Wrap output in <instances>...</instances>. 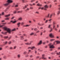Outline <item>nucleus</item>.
Returning <instances> with one entry per match:
<instances>
[{"label":"nucleus","mask_w":60,"mask_h":60,"mask_svg":"<svg viewBox=\"0 0 60 60\" xmlns=\"http://www.w3.org/2000/svg\"><path fill=\"white\" fill-rule=\"evenodd\" d=\"M4 12H3L2 13V15H4Z\"/></svg>","instance_id":"57"},{"label":"nucleus","mask_w":60,"mask_h":60,"mask_svg":"<svg viewBox=\"0 0 60 60\" xmlns=\"http://www.w3.org/2000/svg\"><path fill=\"white\" fill-rule=\"evenodd\" d=\"M29 8H27L26 9V11H28V10H29Z\"/></svg>","instance_id":"42"},{"label":"nucleus","mask_w":60,"mask_h":60,"mask_svg":"<svg viewBox=\"0 0 60 60\" xmlns=\"http://www.w3.org/2000/svg\"><path fill=\"white\" fill-rule=\"evenodd\" d=\"M35 48V47H28V49H30V48L32 50H33Z\"/></svg>","instance_id":"10"},{"label":"nucleus","mask_w":60,"mask_h":60,"mask_svg":"<svg viewBox=\"0 0 60 60\" xmlns=\"http://www.w3.org/2000/svg\"><path fill=\"white\" fill-rule=\"evenodd\" d=\"M44 7L45 8H44L45 10H47V9L46 8H48V6H47V5H45V6Z\"/></svg>","instance_id":"11"},{"label":"nucleus","mask_w":60,"mask_h":60,"mask_svg":"<svg viewBox=\"0 0 60 60\" xmlns=\"http://www.w3.org/2000/svg\"><path fill=\"white\" fill-rule=\"evenodd\" d=\"M41 43H42V41L41 40V41H40L38 43V45H41Z\"/></svg>","instance_id":"12"},{"label":"nucleus","mask_w":60,"mask_h":60,"mask_svg":"<svg viewBox=\"0 0 60 60\" xmlns=\"http://www.w3.org/2000/svg\"><path fill=\"white\" fill-rule=\"evenodd\" d=\"M45 56V55H42V59H43L44 58Z\"/></svg>","instance_id":"20"},{"label":"nucleus","mask_w":60,"mask_h":60,"mask_svg":"<svg viewBox=\"0 0 60 60\" xmlns=\"http://www.w3.org/2000/svg\"><path fill=\"white\" fill-rule=\"evenodd\" d=\"M17 21H14L13 22V21H11V22H13V23H15Z\"/></svg>","instance_id":"18"},{"label":"nucleus","mask_w":60,"mask_h":60,"mask_svg":"<svg viewBox=\"0 0 60 60\" xmlns=\"http://www.w3.org/2000/svg\"><path fill=\"white\" fill-rule=\"evenodd\" d=\"M35 53H37V51L36 50H35Z\"/></svg>","instance_id":"47"},{"label":"nucleus","mask_w":60,"mask_h":60,"mask_svg":"<svg viewBox=\"0 0 60 60\" xmlns=\"http://www.w3.org/2000/svg\"><path fill=\"white\" fill-rule=\"evenodd\" d=\"M48 21H49V20H46V21L45 22V23H47L48 22Z\"/></svg>","instance_id":"31"},{"label":"nucleus","mask_w":60,"mask_h":60,"mask_svg":"<svg viewBox=\"0 0 60 60\" xmlns=\"http://www.w3.org/2000/svg\"><path fill=\"white\" fill-rule=\"evenodd\" d=\"M18 20H22V18L21 17L19 18V19Z\"/></svg>","instance_id":"25"},{"label":"nucleus","mask_w":60,"mask_h":60,"mask_svg":"<svg viewBox=\"0 0 60 60\" xmlns=\"http://www.w3.org/2000/svg\"><path fill=\"white\" fill-rule=\"evenodd\" d=\"M47 58H44V60H46Z\"/></svg>","instance_id":"63"},{"label":"nucleus","mask_w":60,"mask_h":60,"mask_svg":"<svg viewBox=\"0 0 60 60\" xmlns=\"http://www.w3.org/2000/svg\"><path fill=\"white\" fill-rule=\"evenodd\" d=\"M24 24V22H22V25H23V24Z\"/></svg>","instance_id":"59"},{"label":"nucleus","mask_w":60,"mask_h":60,"mask_svg":"<svg viewBox=\"0 0 60 60\" xmlns=\"http://www.w3.org/2000/svg\"><path fill=\"white\" fill-rule=\"evenodd\" d=\"M30 9H33V8L32 7H30Z\"/></svg>","instance_id":"62"},{"label":"nucleus","mask_w":60,"mask_h":60,"mask_svg":"<svg viewBox=\"0 0 60 60\" xmlns=\"http://www.w3.org/2000/svg\"><path fill=\"white\" fill-rule=\"evenodd\" d=\"M8 8H7L5 10V12H6V11H8Z\"/></svg>","instance_id":"38"},{"label":"nucleus","mask_w":60,"mask_h":60,"mask_svg":"<svg viewBox=\"0 0 60 60\" xmlns=\"http://www.w3.org/2000/svg\"><path fill=\"white\" fill-rule=\"evenodd\" d=\"M8 32H5V33H4V32H1V33L2 34H7V33Z\"/></svg>","instance_id":"17"},{"label":"nucleus","mask_w":60,"mask_h":60,"mask_svg":"<svg viewBox=\"0 0 60 60\" xmlns=\"http://www.w3.org/2000/svg\"><path fill=\"white\" fill-rule=\"evenodd\" d=\"M37 5H38V6H42V4H37Z\"/></svg>","instance_id":"21"},{"label":"nucleus","mask_w":60,"mask_h":60,"mask_svg":"<svg viewBox=\"0 0 60 60\" xmlns=\"http://www.w3.org/2000/svg\"><path fill=\"white\" fill-rule=\"evenodd\" d=\"M44 9V7H42V8H41V9Z\"/></svg>","instance_id":"50"},{"label":"nucleus","mask_w":60,"mask_h":60,"mask_svg":"<svg viewBox=\"0 0 60 60\" xmlns=\"http://www.w3.org/2000/svg\"><path fill=\"white\" fill-rule=\"evenodd\" d=\"M21 39L22 40L23 39H24V38L23 37V36H21L20 37Z\"/></svg>","instance_id":"19"},{"label":"nucleus","mask_w":60,"mask_h":60,"mask_svg":"<svg viewBox=\"0 0 60 60\" xmlns=\"http://www.w3.org/2000/svg\"><path fill=\"white\" fill-rule=\"evenodd\" d=\"M3 28L4 29V30H7L9 34H11L12 31H14L15 30V29H14L12 30L10 29L9 28H7V27H3Z\"/></svg>","instance_id":"1"},{"label":"nucleus","mask_w":60,"mask_h":60,"mask_svg":"<svg viewBox=\"0 0 60 60\" xmlns=\"http://www.w3.org/2000/svg\"><path fill=\"white\" fill-rule=\"evenodd\" d=\"M22 3H24L25 2V0H22Z\"/></svg>","instance_id":"40"},{"label":"nucleus","mask_w":60,"mask_h":60,"mask_svg":"<svg viewBox=\"0 0 60 60\" xmlns=\"http://www.w3.org/2000/svg\"><path fill=\"white\" fill-rule=\"evenodd\" d=\"M2 50V48H0V50Z\"/></svg>","instance_id":"64"},{"label":"nucleus","mask_w":60,"mask_h":60,"mask_svg":"<svg viewBox=\"0 0 60 60\" xmlns=\"http://www.w3.org/2000/svg\"><path fill=\"white\" fill-rule=\"evenodd\" d=\"M31 42H32V41H30V43H29V42H27V43H25V44H26V45H31Z\"/></svg>","instance_id":"7"},{"label":"nucleus","mask_w":60,"mask_h":60,"mask_svg":"<svg viewBox=\"0 0 60 60\" xmlns=\"http://www.w3.org/2000/svg\"><path fill=\"white\" fill-rule=\"evenodd\" d=\"M38 30V29H36V28H35L34 29V30Z\"/></svg>","instance_id":"51"},{"label":"nucleus","mask_w":60,"mask_h":60,"mask_svg":"<svg viewBox=\"0 0 60 60\" xmlns=\"http://www.w3.org/2000/svg\"><path fill=\"white\" fill-rule=\"evenodd\" d=\"M7 24V23H2L3 25H0V27H3L4 26H5V24Z\"/></svg>","instance_id":"5"},{"label":"nucleus","mask_w":60,"mask_h":60,"mask_svg":"<svg viewBox=\"0 0 60 60\" xmlns=\"http://www.w3.org/2000/svg\"><path fill=\"white\" fill-rule=\"evenodd\" d=\"M60 13V11H58L57 12V15H59V14Z\"/></svg>","instance_id":"22"},{"label":"nucleus","mask_w":60,"mask_h":60,"mask_svg":"<svg viewBox=\"0 0 60 60\" xmlns=\"http://www.w3.org/2000/svg\"><path fill=\"white\" fill-rule=\"evenodd\" d=\"M3 58L4 59H7V57L6 56H4Z\"/></svg>","instance_id":"14"},{"label":"nucleus","mask_w":60,"mask_h":60,"mask_svg":"<svg viewBox=\"0 0 60 60\" xmlns=\"http://www.w3.org/2000/svg\"><path fill=\"white\" fill-rule=\"evenodd\" d=\"M49 36L51 38H54V35H53L52 34H50L49 35Z\"/></svg>","instance_id":"8"},{"label":"nucleus","mask_w":60,"mask_h":60,"mask_svg":"<svg viewBox=\"0 0 60 60\" xmlns=\"http://www.w3.org/2000/svg\"><path fill=\"white\" fill-rule=\"evenodd\" d=\"M8 36H7V37H4V38L5 39H7L8 38Z\"/></svg>","instance_id":"33"},{"label":"nucleus","mask_w":60,"mask_h":60,"mask_svg":"<svg viewBox=\"0 0 60 60\" xmlns=\"http://www.w3.org/2000/svg\"><path fill=\"white\" fill-rule=\"evenodd\" d=\"M59 25H57V28H59Z\"/></svg>","instance_id":"48"},{"label":"nucleus","mask_w":60,"mask_h":60,"mask_svg":"<svg viewBox=\"0 0 60 60\" xmlns=\"http://www.w3.org/2000/svg\"><path fill=\"white\" fill-rule=\"evenodd\" d=\"M49 14H48V16H45V17L46 18H47L49 17Z\"/></svg>","instance_id":"23"},{"label":"nucleus","mask_w":60,"mask_h":60,"mask_svg":"<svg viewBox=\"0 0 60 60\" xmlns=\"http://www.w3.org/2000/svg\"><path fill=\"white\" fill-rule=\"evenodd\" d=\"M38 25H40V26H41V24H40V23H38Z\"/></svg>","instance_id":"60"},{"label":"nucleus","mask_w":60,"mask_h":60,"mask_svg":"<svg viewBox=\"0 0 60 60\" xmlns=\"http://www.w3.org/2000/svg\"><path fill=\"white\" fill-rule=\"evenodd\" d=\"M16 47H17L16 46H14V49H16Z\"/></svg>","instance_id":"45"},{"label":"nucleus","mask_w":60,"mask_h":60,"mask_svg":"<svg viewBox=\"0 0 60 60\" xmlns=\"http://www.w3.org/2000/svg\"><path fill=\"white\" fill-rule=\"evenodd\" d=\"M12 38V37H11V36H10V37L8 39V40H10V39H11V38Z\"/></svg>","instance_id":"28"},{"label":"nucleus","mask_w":60,"mask_h":60,"mask_svg":"<svg viewBox=\"0 0 60 60\" xmlns=\"http://www.w3.org/2000/svg\"><path fill=\"white\" fill-rule=\"evenodd\" d=\"M25 56H26V57H28V56H29V55H26Z\"/></svg>","instance_id":"43"},{"label":"nucleus","mask_w":60,"mask_h":60,"mask_svg":"<svg viewBox=\"0 0 60 60\" xmlns=\"http://www.w3.org/2000/svg\"><path fill=\"white\" fill-rule=\"evenodd\" d=\"M21 24V23H18L17 24V27H20V24Z\"/></svg>","instance_id":"9"},{"label":"nucleus","mask_w":60,"mask_h":60,"mask_svg":"<svg viewBox=\"0 0 60 60\" xmlns=\"http://www.w3.org/2000/svg\"><path fill=\"white\" fill-rule=\"evenodd\" d=\"M29 26V25H25V26H24V27H28Z\"/></svg>","instance_id":"30"},{"label":"nucleus","mask_w":60,"mask_h":60,"mask_svg":"<svg viewBox=\"0 0 60 60\" xmlns=\"http://www.w3.org/2000/svg\"><path fill=\"white\" fill-rule=\"evenodd\" d=\"M11 41H9V44H11Z\"/></svg>","instance_id":"56"},{"label":"nucleus","mask_w":60,"mask_h":60,"mask_svg":"<svg viewBox=\"0 0 60 60\" xmlns=\"http://www.w3.org/2000/svg\"><path fill=\"white\" fill-rule=\"evenodd\" d=\"M36 13H37V14H39V12L38 11H37L36 12Z\"/></svg>","instance_id":"46"},{"label":"nucleus","mask_w":60,"mask_h":60,"mask_svg":"<svg viewBox=\"0 0 60 60\" xmlns=\"http://www.w3.org/2000/svg\"><path fill=\"white\" fill-rule=\"evenodd\" d=\"M20 56H21V55L20 54H19L18 55V57L19 58H20Z\"/></svg>","instance_id":"24"},{"label":"nucleus","mask_w":60,"mask_h":60,"mask_svg":"<svg viewBox=\"0 0 60 60\" xmlns=\"http://www.w3.org/2000/svg\"><path fill=\"white\" fill-rule=\"evenodd\" d=\"M51 25H49V26H48L49 28H50Z\"/></svg>","instance_id":"36"},{"label":"nucleus","mask_w":60,"mask_h":60,"mask_svg":"<svg viewBox=\"0 0 60 60\" xmlns=\"http://www.w3.org/2000/svg\"><path fill=\"white\" fill-rule=\"evenodd\" d=\"M56 25L54 24L53 26V29H55V30H56V31H57L58 30V29H57L56 28H55V27H56Z\"/></svg>","instance_id":"6"},{"label":"nucleus","mask_w":60,"mask_h":60,"mask_svg":"<svg viewBox=\"0 0 60 60\" xmlns=\"http://www.w3.org/2000/svg\"><path fill=\"white\" fill-rule=\"evenodd\" d=\"M24 41H27L28 40L27 39H26L25 40H24Z\"/></svg>","instance_id":"53"},{"label":"nucleus","mask_w":60,"mask_h":60,"mask_svg":"<svg viewBox=\"0 0 60 60\" xmlns=\"http://www.w3.org/2000/svg\"><path fill=\"white\" fill-rule=\"evenodd\" d=\"M55 40V39H51L50 40L51 41H53V40Z\"/></svg>","instance_id":"41"},{"label":"nucleus","mask_w":60,"mask_h":60,"mask_svg":"<svg viewBox=\"0 0 60 60\" xmlns=\"http://www.w3.org/2000/svg\"><path fill=\"white\" fill-rule=\"evenodd\" d=\"M23 54L24 55H26V54H27V52H26V51H25V52H24Z\"/></svg>","instance_id":"15"},{"label":"nucleus","mask_w":60,"mask_h":60,"mask_svg":"<svg viewBox=\"0 0 60 60\" xmlns=\"http://www.w3.org/2000/svg\"><path fill=\"white\" fill-rule=\"evenodd\" d=\"M8 43V41H5L4 43L5 44H7V43Z\"/></svg>","instance_id":"39"},{"label":"nucleus","mask_w":60,"mask_h":60,"mask_svg":"<svg viewBox=\"0 0 60 60\" xmlns=\"http://www.w3.org/2000/svg\"><path fill=\"white\" fill-rule=\"evenodd\" d=\"M45 47L46 48H47L48 47L47 46H45Z\"/></svg>","instance_id":"55"},{"label":"nucleus","mask_w":60,"mask_h":60,"mask_svg":"<svg viewBox=\"0 0 60 60\" xmlns=\"http://www.w3.org/2000/svg\"><path fill=\"white\" fill-rule=\"evenodd\" d=\"M52 15H53V14H51V15L50 17V18H52Z\"/></svg>","instance_id":"37"},{"label":"nucleus","mask_w":60,"mask_h":60,"mask_svg":"<svg viewBox=\"0 0 60 60\" xmlns=\"http://www.w3.org/2000/svg\"><path fill=\"white\" fill-rule=\"evenodd\" d=\"M49 46H50V48H54V46L53 45H52V43L49 44Z\"/></svg>","instance_id":"3"},{"label":"nucleus","mask_w":60,"mask_h":60,"mask_svg":"<svg viewBox=\"0 0 60 60\" xmlns=\"http://www.w3.org/2000/svg\"><path fill=\"white\" fill-rule=\"evenodd\" d=\"M28 6V4H27V5H26L25 7H23V9H25V8H27V6Z\"/></svg>","instance_id":"13"},{"label":"nucleus","mask_w":60,"mask_h":60,"mask_svg":"<svg viewBox=\"0 0 60 60\" xmlns=\"http://www.w3.org/2000/svg\"><path fill=\"white\" fill-rule=\"evenodd\" d=\"M34 33H32L30 34V35H34Z\"/></svg>","instance_id":"26"},{"label":"nucleus","mask_w":60,"mask_h":60,"mask_svg":"<svg viewBox=\"0 0 60 60\" xmlns=\"http://www.w3.org/2000/svg\"><path fill=\"white\" fill-rule=\"evenodd\" d=\"M43 32H41V35H42V34H43Z\"/></svg>","instance_id":"61"},{"label":"nucleus","mask_w":60,"mask_h":60,"mask_svg":"<svg viewBox=\"0 0 60 60\" xmlns=\"http://www.w3.org/2000/svg\"><path fill=\"white\" fill-rule=\"evenodd\" d=\"M56 54H57V55H60V53H56Z\"/></svg>","instance_id":"52"},{"label":"nucleus","mask_w":60,"mask_h":60,"mask_svg":"<svg viewBox=\"0 0 60 60\" xmlns=\"http://www.w3.org/2000/svg\"><path fill=\"white\" fill-rule=\"evenodd\" d=\"M51 30H50V32H51V31H52V28H51Z\"/></svg>","instance_id":"49"},{"label":"nucleus","mask_w":60,"mask_h":60,"mask_svg":"<svg viewBox=\"0 0 60 60\" xmlns=\"http://www.w3.org/2000/svg\"><path fill=\"white\" fill-rule=\"evenodd\" d=\"M31 50H29V52H31Z\"/></svg>","instance_id":"58"},{"label":"nucleus","mask_w":60,"mask_h":60,"mask_svg":"<svg viewBox=\"0 0 60 60\" xmlns=\"http://www.w3.org/2000/svg\"><path fill=\"white\" fill-rule=\"evenodd\" d=\"M10 18H5V20H9V19Z\"/></svg>","instance_id":"35"},{"label":"nucleus","mask_w":60,"mask_h":60,"mask_svg":"<svg viewBox=\"0 0 60 60\" xmlns=\"http://www.w3.org/2000/svg\"><path fill=\"white\" fill-rule=\"evenodd\" d=\"M51 20L52 19H49V21L50 23L52 22Z\"/></svg>","instance_id":"29"},{"label":"nucleus","mask_w":60,"mask_h":60,"mask_svg":"<svg viewBox=\"0 0 60 60\" xmlns=\"http://www.w3.org/2000/svg\"><path fill=\"white\" fill-rule=\"evenodd\" d=\"M7 2H8V3L4 4V5L5 6H7V5H8L10 3H11L13 2V1L12 0H8Z\"/></svg>","instance_id":"2"},{"label":"nucleus","mask_w":60,"mask_h":60,"mask_svg":"<svg viewBox=\"0 0 60 60\" xmlns=\"http://www.w3.org/2000/svg\"><path fill=\"white\" fill-rule=\"evenodd\" d=\"M35 1V0H32V1H31V3H33Z\"/></svg>","instance_id":"32"},{"label":"nucleus","mask_w":60,"mask_h":60,"mask_svg":"<svg viewBox=\"0 0 60 60\" xmlns=\"http://www.w3.org/2000/svg\"><path fill=\"white\" fill-rule=\"evenodd\" d=\"M22 12V11H18V13H20Z\"/></svg>","instance_id":"34"},{"label":"nucleus","mask_w":60,"mask_h":60,"mask_svg":"<svg viewBox=\"0 0 60 60\" xmlns=\"http://www.w3.org/2000/svg\"><path fill=\"white\" fill-rule=\"evenodd\" d=\"M55 24V21H53V26H54V25Z\"/></svg>","instance_id":"27"},{"label":"nucleus","mask_w":60,"mask_h":60,"mask_svg":"<svg viewBox=\"0 0 60 60\" xmlns=\"http://www.w3.org/2000/svg\"><path fill=\"white\" fill-rule=\"evenodd\" d=\"M18 7V4H16L15 6V7Z\"/></svg>","instance_id":"44"},{"label":"nucleus","mask_w":60,"mask_h":60,"mask_svg":"<svg viewBox=\"0 0 60 60\" xmlns=\"http://www.w3.org/2000/svg\"><path fill=\"white\" fill-rule=\"evenodd\" d=\"M60 41H55L53 43V44L54 45H56L57 44V43H60Z\"/></svg>","instance_id":"4"},{"label":"nucleus","mask_w":60,"mask_h":60,"mask_svg":"<svg viewBox=\"0 0 60 60\" xmlns=\"http://www.w3.org/2000/svg\"><path fill=\"white\" fill-rule=\"evenodd\" d=\"M10 14H8V15H5V17H9L10 16Z\"/></svg>","instance_id":"16"},{"label":"nucleus","mask_w":60,"mask_h":60,"mask_svg":"<svg viewBox=\"0 0 60 60\" xmlns=\"http://www.w3.org/2000/svg\"><path fill=\"white\" fill-rule=\"evenodd\" d=\"M16 13V11H14V14H15Z\"/></svg>","instance_id":"54"}]
</instances>
